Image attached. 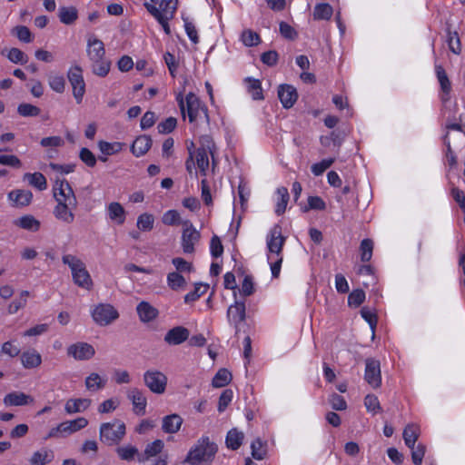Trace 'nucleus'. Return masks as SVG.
Here are the masks:
<instances>
[{
	"instance_id": "29",
	"label": "nucleus",
	"mask_w": 465,
	"mask_h": 465,
	"mask_svg": "<svg viewBox=\"0 0 465 465\" xmlns=\"http://www.w3.org/2000/svg\"><path fill=\"white\" fill-rule=\"evenodd\" d=\"M420 427L417 424H407L403 430V440L407 447H412L420 436Z\"/></svg>"
},
{
	"instance_id": "61",
	"label": "nucleus",
	"mask_w": 465,
	"mask_h": 465,
	"mask_svg": "<svg viewBox=\"0 0 465 465\" xmlns=\"http://www.w3.org/2000/svg\"><path fill=\"white\" fill-rule=\"evenodd\" d=\"M79 158L88 167L96 165L97 158L88 148L84 147L80 150Z\"/></svg>"
},
{
	"instance_id": "31",
	"label": "nucleus",
	"mask_w": 465,
	"mask_h": 465,
	"mask_svg": "<svg viewBox=\"0 0 465 465\" xmlns=\"http://www.w3.org/2000/svg\"><path fill=\"white\" fill-rule=\"evenodd\" d=\"M91 404L89 399H70L66 401L64 410L67 413H76L86 410Z\"/></svg>"
},
{
	"instance_id": "51",
	"label": "nucleus",
	"mask_w": 465,
	"mask_h": 465,
	"mask_svg": "<svg viewBox=\"0 0 465 465\" xmlns=\"http://www.w3.org/2000/svg\"><path fill=\"white\" fill-rule=\"evenodd\" d=\"M360 312L361 316L370 325V328L371 329L372 333L374 334L378 323L377 314L368 307H362Z\"/></svg>"
},
{
	"instance_id": "1",
	"label": "nucleus",
	"mask_w": 465,
	"mask_h": 465,
	"mask_svg": "<svg viewBox=\"0 0 465 465\" xmlns=\"http://www.w3.org/2000/svg\"><path fill=\"white\" fill-rule=\"evenodd\" d=\"M286 237L282 235V228L275 224L266 237L267 262L270 266L272 277L278 278L283 262V247Z\"/></svg>"
},
{
	"instance_id": "12",
	"label": "nucleus",
	"mask_w": 465,
	"mask_h": 465,
	"mask_svg": "<svg viewBox=\"0 0 465 465\" xmlns=\"http://www.w3.org/2000/svg\"><path fill=\"white\" fill-rule=\"evenodd\" d=\"M7 197L14 207L24 208L31 204L33 193L29 190L15 189L9 192Z\"/></svg>"
},
{
	"instance_id": "30",
	"label": "nucleus",
	"mask_w": 465,
	"mask_h": 465,
	"mask_svg": "<svg viewBox=\"0 0 465 465\" xmlns=\"http://www.w3.org/2000/svg\"><path fill=\"white\" fill-rule=\"evenodd\" d=\"M243 439L244 434L233 428L227 432L225 443L228 449L236 450L241 447Z\"/></svg>"
},
{
	"instance_id": "42",
	"label": "nucleus",
	"mask_w": 465,
	"mask_h": 465,
	"mask_svg": "<svg viewBox=\"0 0 465 465\" xmlns=\"http://www.w3.org/2000/svg\"><path fill=\"white\" fill-rule=\"evenodd\" d=\"M124 146L125 143L120 142L109 143L105 141H100L98 143V147L104 155H112L117 153L121 152Z\"/></svg>"
},
{
	"instance_id": "7",
	"label": "nucleus",
	"mask_w": 465,
	"mask_h": 465,
	"mask_svg": "<svg viewBox=\"0 0 465 465\" xmlns=\"http://www.w3.org/2000/svg\"><path fill=\"white\" fill-rule=\"evenodd\" d=\"M167 377L156 370L146 371L143 374V381L148 389L156 394H163L167 386Z\"/></svg>"
},
{
	"instance_id": "60",
	"label": "nucleus",
	"mask_w": 465,
	"mask_h": 465,
	"mask_svg": "<svg viewBox=\"0 0 465 465\" xmlns=\"http://www.w3.org/2000/svg\"><path fill=\"white\" fill-rule=\"evenodd\" d=\"M177 125V119L174 117H168L164 121L161 122L157 125L158 132L160 134H170Z\"/></svg>"
},
{
	"instance_id": "58",
	"label": "nucleus",
	"mask_w": 465,
	"mask_h": 465,
	"mask_svg": "<svg viewBox=\"0 0 465 465\" xmlns=\"http://www.w3.org/2000/svg\"><path fill=\"white\" fill-rule=\"evenodd\" d=\"M154 218L152 214L144 213L137 219V227L142 231H151L153 227Z\"/></svg>"
},
{
	"instance_id": "44",
	"label": "nucleus",
	"mask_w": 465,
	"mask_h": 465,
	"mask_svg": "<svg viewBox=\"0 0 465 465\" xmlns=\"http://www.w3.org/2000/svg\"><path fill=\"white\" fill-rule=\"evenodd\" d=\"M447 44L450 52L460 54L461 52V43L457 31L447 30Z\"/></svg>"
},
{
	"instance_id": "21",
	"label": "nucleus",
	"mask_w": 465,
	"mask_h": 465,
	"mask_svg": "<svg viewBox=\"0 0 465 465\" xmlns=\"http://www.w3.org/2000/svg\"><path fill=\"white\" fill-rule=\"evenodd\" d=\"M435 74L440 84V89L446 96H449L451 92V83L448 74L441 64H435ZM448 97H442V101H447Z\"/></svg>"
},
{
	"instance_id": "59",
	"label": "nucleus",
	"mask_w": 465,
	"mask_h": 465,
	"mask_svg": "<svg viewBox=\"0 0 465 465\" xmlns=\"http://www.w3.org/2000/svg\"><path fill=\"white\" fill-rule=\"evenodd\" d=\"M85 386L88 390H100L105 386V381H103L97 373H91L85 379Z\"/></svg>"
},
{
	"instance_id": "8",
	"label": "nucleus",
	"mask_w": 465,
	"mask_h": 465,
	"mask_svg": "<svg viewBox=\"0 0 465 465\" xmlns=\"http://www.w3.org/2000/svg\"><path fill=\"white\" fill-rule=\"evenodd\" d=\"M114 424L111 422L103 423L100 427V440L107 445L118 443L125 435V425L120 423L116 430H114Z\"/></svg>"
},
{
	"instance_id": "45",
	"label": "nucleus",
	"mask_w": 465,
	"mask_h": 465,
	"mask_svg": "<svg viewBox=\"0 0 465 465\" xmlns=\"http://www.w3.org/2000/svg\"><path fill=\"white\" fill-rule=\"evenodd\" d=\"M167 283L168 286L173 291L183 289L187 284L185 278L177 272L168 273Z\"/></svg>"
},
{
	"instance_id": "38",
	"label": "nucleus",
	"mask_w": 465,
	"mask_h": 465,
	"mask_svg": "<svg viewBox=\"0 0 465 465\" xmlns=\"http://www.w3.org/2000/svg\"><path fill=\"white\" fill-rule=\"evenodd\" d=\"M232 379V373L227 369L222 368L213 378L212 385L214 388H222L229 384Z\"/></svg>"
},
{
	"instance_id": "33",
	"label": "nucleus",
	"mask_w": 465,
	"mask_h": 465,
	"mask_svg": "<svg viewBox=\"0 0 465 465\" xmlns=\"http://www.w3.org/2000/svg\"><path fill=\"white\" fill-rule=\"evenodd\" d=\"M111 68V61L105 56L92 62V72L97 76L104 77L108 74Z\"/></svg>"
},
{
	"instance_id": "39",
	"label": "nucleus",
	"mask_w": 465,
	"mask_h": 465,
	"mask_svg": "<svg viewBox=\"0 0 465 465\" xmlns=\"http://www.w3.org/2000/svg\"><path fill=\"white\" fill-rule=\"evenodd\" d=\"M247 92L252 94L254 100L262 99V83L259 79L252 77L244 78Z\"/></svg>"
},
{
	"instance_id": "63",
	"label": "nucleus",
	"mask_w": 465,
	"mask_h": 465,
	"mask_svg": "<svg viewBox=\"0 0 465 465\" xmlns=\"http://www.w3.org/2000/svg\"><path fill=\"white\" fill-rule=\"evenodd\" d=\"M49 85L56 93H63L65 87V79L62 75H50Z\"/></svg>"
},
{
	"instance_id": "49",
	"label": "nucleus",
	"mask_w": 465,
	"mask_h": 465,
	"mask_svg": "<svg viewBox=\"0 0 465 465\" xmlns=\"http://www.w3.org/2000/svg\"><path fill=\"white\" fill-rule=\"evenodd\" d=\"M335 162V159L331 157V158H326V159H322V161H320L319 163H313L312 166H311V171L312 173H313V175L315 176H320L322 175L328 168H330L333 163Z\"/></svg>"
},
{
	"instance_id": "35",
	"label": "nucleus",
	"mask_w": 465,
	"mask_h": 465,
	"mask_svg": "<svg viewBox=\"0 0 465 465\" xmlns=\"http://www.w3.org/2000/svg\"><path fill=\"white\" fill-rule=\"evenodd\" d=\"M333 14L332 6L328 3H320L314 6V20H330Z\"/></svg>"
},
{
	"instance_id": "26",
	"label": "nucleus",
	"mask_w": 465,
	"mask_h": 465,
	"mask_svg": "<svg viewBox=\"0 0 465 465\" xmlns=\"http://www.w3.org/2000/svg\"><path fill=\"white\" fill-rule=\"evenodd\" d=\"M290 200V194L288 189L284 186L279 187L276 191L275 200V213L282 215L285 213L288 202Z\"/></svg>"
},
{
	"instance_id": "24",
	"label": "nucleus",
	"mask_w": 465,
	"mask_h": 465,
	"mask_svg": "<svg viewBox=\"0 0 465 465\" xmlns=\"http://www.w3.org/2000/svg\"><path fill=\"white\" fill-rule=\"evenodd\" d=\"M136 311L140 320L143 322H151L158 316V310L144 301L137 305Z\"/></svg>"
},
{
	"instance_id": "13",
	"label": "nucleus",
	"mask_w": 465,
	"mask_h": 465,
	"mask_svg": "<svg viewBox=\"0 0 465 465\" xmlns=\"http://www.w3.org/2000/svg\"><path fill=\"white\" fill-rule=\"evenodd\" d=\"M201 233L195 228H183L182 248L184 253L194 252V244L199 242Z\"/></svg>"
},
{
	"instance_id": "28",
	"label": "nucleus",
	"mask_w": 465,
	"mask_h": 465,
	"mask_svg": "<svg viewBox=\"0 0 465 465\" xmlns=\"http://www.w3.org/2000/svg\"><path fill=\"white\" fill-rule=\"evenodd\" d=\"M54 459V453L52 450L42 449L33 453L29 460L31 465H46Z\"/></svg>"
},
{
	"instance_id": "64",
	"label": "nucleus",
	"mask_w": 465,
	"mask_h": 465,
	"mask_svg": "<svg viewBox=\"0 0 465 465\" xmlns=\"http://www.w3.org/2000/svg\"><path fill=\"white\" fill-rule=\"evenodd\" d=\"M242 40L245 45L253 46L260 43V35L252 30H245L242 34Z\"/></svg>"
},
{
	"instance_id": "55",
	"label": "nucleus",
	"mask_w": 465,
	"mask_h": 465,
	"mask_svg": "<svg viewBox=\"0 0 465 465\" xmlns=\"http://www.w3.org/2000/svg\"><path fill=\"white\" fill-rule=\"evenodd\" d=\"M364 405L367 411L376 414L381 411L379 399L374 394H368L364 398Z\"/></svg>"
},
{
	"instance_id": "22",
	"label": "nucleus",
	"mask_w": 465,
	"mask_h": 465,
	"mask_svg": "<svg viewBox=\"0 0 465 465\" xmlns=\"http://www.w3.org/2000/svg\"><path fill=\"white\" fill-rule=\"evenodd\" d=\"M21 362L25 369H35L41 365L42 357L35 349H32L22 352Z\"/></svg>"
},
{
	"instance_id": "27",
	"label": "nucleus",
	"mask_w": 465,
	"mask_h": 465,
	"mask_svg": "<svg viewBox=\"0 0 465 465\" xmlns=\"http://www.w3.org/2000/svg\"><path fill=\"white\" fill-rule=\"evenodd\" d=\"M14 224L24 230L37 232L40 229L41 223L31 214H25L14 221Z\"/></svg>"
},
{
	"instance_id": "48",
	"label": "nucleus",
	"mask_w": 465,
	"mask_h": 465,
	"mask_svg": "<svg viewBox=\"0 0 465 465\" xmlns=\"http://www.w3.org/2000/svg\"><path fill=\"white\" fill-rule=\"evenodd\" d=\"M366 295L363 290L355 289L348 296V305L357 308L365 301Z\"/></svg>"
},
{
	"instance_id": "9",
	"label": "nucleus",
	"mask_w": 465,
	"mask_h": 465,
	"mask_svg": "<svg viewBox=\"0 0 465 465\" xmlns=\"http://www.w3.org/2000/svg\"><path fill=\"white\" fill-rule=\"evenodd\" d=\"M92 317L97 324L106 326L115 321L119 313L111 304L100 303L92 312Z\"/></svg>"
},
{
	"instance_id": "56",
	"label": "nucleus",
	"mask_w": 465,
	"mask_h": 465,
	"mask_svg": "<svg viewBox=\"0 0 465 465\" xmlns=\"http://www.w3.org/2000/svg\"><path fill=\"white\" fill-rule=\"evenodd\" d=\"M411 450V460L414 465H421L426 452V447L422 443L409 447Z\"/></svg>"
},
{
	"instance_id": "50",
	"label": "nucleus",
	"mask_w": 465,
	"mask_h": 465,
	"mask_svg": "<svg viewBox=\"0 0 465 465\" xmlns=\"http://www.w3.org/2000/svg\"><path fill=\"white\" fill-rule=\"evenodd\" d=\"M6 57L14 64H25L28 62V56L16 47L11 48L8 51Z\"/></svg>"
},
{
	"instance_id": "6",
	"label": "nucleus",
	"mask_w": 465,
	"mask_h": 465,
	"mask_svg": "<svg viewBox=\"0 0 465 465\" xmlns=\"http://www.w3.org/2000/svg\"><path fill=\"white\" fill-rule=\"evenodd\" d=\"M67 78L73 88V95L80 104L85 93V83L83 76V69L80 65L71 67L67 73Z\"/></svg>"
},
{
	"instance_id": "16",
	"label": "nucleus",
	"mask_w": 465,
	"mask_h": 465,
	"mask_svg": "<svg viewBox=\"0 0 465 465\" xmlns=\"http://www.w3.org/2000/svg\"><path fill=\"white\" fill-rule=\"evenodd\" d=\"M190 331L183 326H176L169 330L165 336L164 341L169 345H179L189 339Z\"/></svg>"
},
{
	"instance_id": "62",
	"label": "nucleus",
	"mask_w": 465,
	"mask_h": 465,
	"mask_svg": "<svg viewBox=\"0 0 465 465\" xmlns=\"http://www.w3.org/2000/svg\"><path fill=\"white\" fill-rule=\"evenodd\" d=\"M162 222L166 225H178L181 223L180 213L176 210H169L163 215Z\"/></svg>"
},
{
	"instance_id": "43",
	"label": "nucleus",
	"mask_w": 465,
	"mask_h": 465,
	"mask_svg": "<svg viewBox=\"0 0 465 465\" xmlns=\"http://www.w3.org/2000/svg\"><path fill=\"white\" fill-rule=\"evenodd\" d=\"M116 453L121 460L125 461L134 460L135 458L138 460V455H140L138 449L132 445L118 447Z\"/></svg>"
},
{
	"instance_id": "41",
	"label": "nucleus",
	"mask_w": 465,
	"mask_h": 465,
	"mask_svg": "<svg viewBox=\"0 0 465 465\" xmlns=\"http://www.w3.org/2000/svg\"><path fill=\"white\" fill-rule=\"evenodd\" d=\"M374 243L370 238H365L361 242L360 244V254L361 261L362 262H368L371 260L373 253Z\"/></svg>"
},
{
	"instance_id": "53",
	"label": "nucleus",
	"mask_w": 465,
	"mask_h": 465,
	"mask_svg": "<svg viewBox=\"0 0 465 465\" xmlns=\"http://www.w3.org/2000/svg\"><path fill=\"white\" fill-rule=\"evenodd\" d=\"M307 203L308 204L302 208L304 213L310 210L323 211L326 209V203L320 196H309Z\"/></svg>"
},
{
	"instance_id": "19",
	"label": "nucleus",
	"mask_w": 465,
	"mask_h": 465,
	"mask_svg": "<svg viewBox=\"0 0 465 465\" xmlns=\"http://www.w3.org/2000/svg\"><path fill=\"white\" fill-rule=\"evenodd\" d=\"M153 140L150 135L143 134L136 137L130 150L134 155L140 157L144 155L152 147Z\"/></svg>"
},
{
	"instance_id": "36",
	"label": "nucleus",
	"mask_w": 465,
	"mask_h": 465,
	"mask_svg": "<svg viewBox=\"0 0 465 465\" xmlns=\"http://www.w3.org/2000/svg\"><path fill=\"white\" fill-rule=\"evenodd\" d=\"M24 180H27L30 185L37 188L39 191H44L47 188L46 178L41 173H26L24 175Z\"/></svg>"
},
{
	"instance_id": "34",
	"label": "nucleus",
	"mask_w": 465,
	"mask_h": 465,
	"mask_svg": "<svg viewBox=\"0 0 465 465\" xmlns=\"http://www.w3.org/2000/svg\"><path fill=\"white\" fill-rule=\"evenodd\" d=\"M88 425V420L84 417H79L74 420H68L61 423L64 433L71 434L77 430L85 428Z\"/></svg>"
},
{
	"instance_id": "2",
	"label": "nucleus",
	"mask_w": 465,
	"mask_h": 465,
	"mask_svg": "<svg viewBox=\"0 0 465 465\" xmlns=\"http://www.w3.org/2000/svg\"><path fill=\"white\" fill-rule=\"evenodd\" d=\"M218 451V446L209 437H202L189 450L183 463L191 465H211Z\"/></svg>"
},
{
	"instance_id": "52",
	"label": "nucleus",
	"mask_w": 465,
	"mask_h": 465,
	"mask_svg": "<svg viewBox=\"0 0 465 465\" xmlns=\"http://www.w3.org/2000/svg\"><path fill=\"white\" fill-rule=\"evenodd\" d=\"M17 113L24 117H32L39 115L41 109L31 104L23 103L18 105Z\"/></svg>"
},
{
	"instance_id": "54",
	"label": "nucleus",
	"mask_w": 465,
	"mask_h": 465,
	"mask_svg": "<svg viewBox=\"0 0 465 465\" xmlns=\"http://www.w3.org/2000/svg\"><path fill=\"white\" fill-rule=\"evenodd\" d=\"M12 33L22 42L31 43L33 35L29 28L25 25H16L12 29Z\"/></svg>"
},
{
	"instance_id": "15",
	"label": "nucleus",
	"mask_w": 465,
	"mask_h": 465,
	"mask_svg": "<svg viewBox=\"0 0 465 465\" xmlns=\"http://www.w3.org/2000/svg\"><path fill=\"white\" fill-rule=\"evenodd\" d=\"M245 304L243 302H235L227 311V317L230 322L234 324L236 334L239 331V325L245 320Z\"/></svg>"
},
{
	"instance_id": "3",
	"label": "nucleus",
	"mask_w": 465,
	"mask_h": 465,
	"mask_svg": "<svg viewBox=\"0 0 465 465\" xmlns=\"http://www.w3.org/2000/svg\"><path fill=\"white\" fill-rule=\"evenodd\" d=\"M179 108L181 110L183 119L185 118V111L187 112L189 122L195 123L202 114L204 116L206 121H209L208 110L205 104L202 103L199 97L193 93L190 92L186 95V105L183 101L182 94H179L176 97Z\"/></svg>"
},
{
	"instance_id": "57",
	"label": "nucleus",
	"mask_w": 465,
	"mask_h": 465,
	"mask_svg": "<svg viewBox=\"0 0 465 465\" xmlns=\"http://www.w3.org/2000/svg\"><path fill=\"white\" fill-rule=\"evenodd\" d=\"M29 296L28 291H23L20 293L19 299L13 301L8 306V312L10 314L15 313L19 309L23 308L26 304V298Z\"/></svg>"
},
{
	"instance_id": "47",
	"label": "nucleus",
	"mask_w": 465,
	"mask_h": 465,
	"mask_svg": "<svg viewBox=\"0 0 465 465\" xmlns=\"http://www.w3.org/2000/svg\"><path fill=\"white\" fill-rule=\"evenodd\" d=\"M196 163L200 172L203 175H206V170L209 167V160L206 149L204 147H199L196 154Z\"/></svg>"
},
{
	"instance_id": "18",
	"label": "nucleus",
	"mask_w": 465,
	"mask_h": 465,
	"mask_svg": "<svg viewBox=\"0 0 465 465\" xmlns=\"http://www.w3.org/2000/svg\"><path fill=\"white\" fill-rule=\"evenodd\" d=\"M279 99L284 108L293 106L298 98L297 91L290 84H282L278 90Z\"/></svg>"
},
{
	"instance_id": "14",
	"label": "nucleus",
	"mask_w": 465,
	"mask_h": 465,
	"mask_svg": "<svg viewBox=\"0 0 465 465\" xmlns=\"http://www.w3.org/2000/svg\"><path fill=\"white\" fill-rule=\"evenodd\" d=\"M86 53L91 62L103 58L105 56L104 43L94 35H88Z\"/></svg>"
},
{
	"instance_id": "5",
	"label": "nucleus",
	"mask_w": 465,
	"mask_h": 465,
	"mask_svg": "<svg viewBox=\"0 0 465 465\" xmlns=\"http://www.w3.org/2000/svg\"><path fill=\"white\" fill-rule=\"evenodd\" d=\"M67 199H57V204L54 209V215L56 219L66 223H72L74 221L73 210L77 207V199L73 189L69 190Z\"/></svg>"
},
{
	"instance_id": "17",
	"label": "nucleus",
	"mask_w": 465,
	"mask_h": 465,
	"mask_svg": "<svg viewBox=\"0 0 465 465\" xmlns=\"http://www.w3.org/2000/svg\"><path fill=\"white\" fill-rule=\"evenodd\" d=\"M127 397L134 405V412L137 415H143L147 405V400L143 392L137 388H132L129 390Z\"/></svg>"
},
{
	"instance_id": "46",
	"label": "nucleus",
	"mask_w": 465,
	"mask_h": 465,
	"mask_svg": "<svg viewBox=\"0 0 465 465\" xmlns=\"http://www.w3.org/2000/svg\"><path fill=\"white\" fill-rule=\"evenodd\" d=\"M209 289V284L197 282L194 285V290L193 292H188L184 296V302L186 303L193 302L198 300L203 294H204Z\"/></svg>"
},
{
	"instance_id": "11",
	"label": "nucleus",
	"mask_w": 465,
	"mask_h": 465,
	"mask_svg": "<svg viewBox=\"0 0 465 465\" xmlns=\"http://www.w3.org/2000/svg\"><path fill=\"white\" fill-rule=\"evenodd\" d=\"M94 348L87 342H76L67 348L68 356L77 361H86L94 357Z\"/></svg>"
},
{
	"instance_id": "40",
	"label": "nucleus",
	"mask_w": 465,
	"mask_h": 465,
	"mask_svg": "<svg viewBox=\"0 0 465 465\" xmlns=\"http://www.w3.org/2000/svg\"><path fill=\"white\" fill-rule=\"evenodd\" d=\"M73 189L68 181L65 179L59 180L57 179L55 181L53 192H54V197L55 201L57 199H67V193H69V190Z\"/></svg>"
},
{
	"instance_id": "32",
	"label": "nucleus",
	"mask_w": 465,
	"mask_h": 465,
	"mask_svg": "<svg viewBox=\"0 0 465 465\" xmlns=\"http://www.w3.org/2000/svg\"><path fill=\"white\" fill-rule=\"evenodd\" d=\"M58 17L64 25H73L78 18V11L74 6H61L58 11Z\"/></svg>"
},
{
	"instance_id": "25",
	"label": "nucleus",
	"mask_w": 465,
	"mask_h": 465,
	"mask_svg": "<svg viewBox=\"0 0 465 465\" xmlns=\"http://www.w3.org/2000/svg\"><path fill=\"white\" fill-rule=\"evenodd\" d=\"M183 423V419L178 414H170L163 419L162 430L165 433H175L177 432Z\"/></svg>"
},
{
	"instance_id": "10",
	"label": "nucleus",
	"mask_w": 465,
	"mask_h": 465,
	"mask_svg": "<svg viewBox=\"0 0 465 465\" xmlns=\"http://www.w3.org/2000/svg\"><path fill=\"white\" fill-rule=\"evenodd\" d=\"M364 380L373 389L381 387V371L379 360L374 358H367L365 360Z\"/></svg>"
},
{
	"instance_id": "20",
	"label": "nucleus",
	"mask_w": 465,
	"mask_h": 465,
	"mask_svg": "<svg viewBox=\"0 0 465 465\" xmlns=\"http://www.w3.org/2000/svg\"><path fill=\"white\" fill-rule=\"evenodd\" d=\"M33 402V397L21 391L10 392L4 398V403L6 406H25Z\"/></svg>"
},
{
	"instance_id": "4",
	"label": "nucleus",
	"mask_w": 465,
	"mask_h": 465,
	"mask_svg": "<svg viewBox=\"0 0 465 465\" xmlns=\"http://www.w3.org/2000/svg\"><path fill=\"white\" fill-rule=\"evenodd\" d=\"M62 261L71 269L74 284L86 290L92 289L94 285L92 278L81 259L72 254H66L62 257Z\"/></svg>"
},
{
	"instance_id": "23",
	"label": "nucleus",
	"mask_w": 465,
	"mask_h": 465,
	"mask_svg": "<svg viewBox=\"0 0 465 465\" xmlns=\"http://www.w3.org/2000/svg\"><path fill=\"white\" fill-rule=\"evenodd\" d=\"M164 447V443L162 440H155L150 444H147L143 453L138 455L139 462H145L152 457H155L160 454Z\"/></svg>"
},
{
	"instance_id": "37",
	"label": "nucleus",
	"mask_w": 465,
	"mask_h": 465,
	"mask_svg": "<svg viewBox=\"0 0 465 465\" xmlns=\"http://www.w3.org/2000/svg\"><path fill=\"white\" fill-rule=\"evenodd\" d=\"M108 213L111 220L116 221L118 224H123L125 221V210L116 202L108 205Z\"/></svg>"
}]
</instances>
